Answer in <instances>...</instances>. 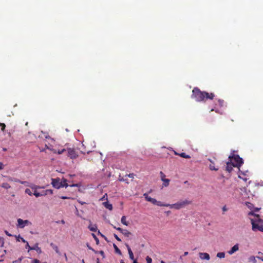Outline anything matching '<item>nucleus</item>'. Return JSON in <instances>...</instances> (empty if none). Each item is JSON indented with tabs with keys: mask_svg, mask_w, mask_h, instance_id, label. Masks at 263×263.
<instances>
[{
	"mask_svg": "<svg viewBox=\"0 0 263 263\" xmlns=\"http://www.w3.org/2000/svg\"><path fill=\"white\" fill-rule=\"evenodd\" d=\"M216 256L220 258H224L225 253L224 252H219L217 254Z\"/></svg>",
	"mask_w": 263,
	"mask_h": 263,
	"instance_id": "nucleus-28",
	"label": "nucleus"
},
{
	"mask_svg": "<svg viewBox=\"0 0 263 263\" xmlns=\"http://www.w3.org/2000/svg\"><path fill=\"white\" fill-rule=\"evenodd\" d=\"M3 151H7V149L6 148H3Z\"/></svg>",
	"mask_w": 263,
	"mask_h": 263,
	"instance_id": "nucleus-56",
	"label": "nucleus"
},
{
	"mask_svg": "<svg viewBox=\"0 0 263 263\" xmlns=\"http://www.w3.org/2000/svg\"><path fill=\"white\" fill-rule=\"evenodd\" d=\"M5 234H6L7 236H12V235H11V234H10V233H9L7 231H6V230L5 231Z\"/></svg>",
	"mask_w": 263,
	"mask_h": 263,
	"instance_id": "nucleus-45",
	"label": "nucleus"
},
{
	"mask_svg": "<svg viewBox=\"0 0 263 263\" xmlns=\"http://www.w3.org/2000/svg\"><path fill=\"white\" fill-rule=\"evenodd\" d=\"M239 250V245L238 243L235 245L230 250H229L228 252L230 255H232L234 254L235 252Z\"/></svg>",
	"mask_w": 263,
	"mask_h": 263,
	"instance_id": "nucleus-10",
	"label": "nucleus"
},
{
	"mask_svg": "<svg viewBox=\"0 0 263 263\" xmlns=\"http://www.w3.org/2000/svg\"><path fill=\"white\" fill-rule=\"evenodd\" d=\"M256 258V257H255L254 256H251L250 257H249L248 261L249 262H252L253 263H256L257 261Z\"/></svg>",
	"mask_w": 263,
	"mask_h": 263,
	"instance_id": "nucleus-21",
	"label": "nucleus"
},
{
	"mask_svg": "<svg viewBox=\"0 0 263 263\" xmlns=\"http://www.w3.org/2000/svg\"><path fill=\"white\" fill-rule=\"evenodd\" d=\"M243 179L245 180V181H247V178H243Z\"/></svg>",
	"mask_w": 263,
	"mask_h": 263,
	"instance_id": "nucleus-59",
	"label": "nucleus"
},
{
	"mask_svg": "<svg viewBox=\"0 0 263 263\" xmlns=\"http://www.w3.org/2000/svg\"><path fill=\"white\" fill-rule=\"evenodd\" d=\"M41 194H45V191H44L43 192H42V193H41Z\"/></svg>",
	"mask_w": 263,
	"mask_h": 263,
	"instance_id": "nucleus-62",
	"label": "nucleus"
},
{
	"mask_svg": "<svg viewBox=\"0 0 263 263\" xmlns=\"http://www.w3.org/2000/svg\"><path fill=\"white\" fill-rule=\"evenodd\" d=\"M32 190H34V191L36 190L37 189H44V187L43 186H39V185H34V184H32V185H31L29 186Z\"/></svg>",
	"mask_w": 263,
	"mask_h": 263,
	"instance_id": "nucleus-18",
	"label": "nucleus"
},
{
	"mask_svg": "<svg viewBox=\"0 0 263 263\" xmlns=\"http://www.w3.org/2000/svg\"><path fill=\"white\" fill-rule=\"evenodd\" d=\"M78 202L81 204L82 205L85 204L86 203L85 202L81 201L80 200H78Z\"/></svg>",
	"mask_w": 263,
	"mask_h": 263,
	"instance_id": "nucleus-48",
	"label": "nucleus"
},
{
	"mask_svg": "<svg viewBox=\"0 0 263 263\" xmlns=\"http://www.w3.org/2000/svg\"><path fill=\"white\" fill-rule=\"evenodd\" d=\"M257 258H258V259H260V258H263L262 257H259V256H257L256 257Z\"/></svg>",
	"mask_w": 263,
	"mask_h": 263,
	"instance_id": "nucleus-55",
	"label": "nucleus"
},
{
	"mask_svg": "<svg viewBox=\"0 0 263 263\" xmlns=\"http://www.w3.org/2000/svg\"><path fill=\"white\" fill-rule=\"evenodd\" d=\"M222 209L223 212H226L228 210L226 206H223Z\"/></svg>",
	"mask_w": 263,
	"mask_h": 263,
	"instance_id": "nucleus-46",
	"label": "nucleus"
},
{
	"mask_svg": "<svg viewBox=\"0 0 263 263\" xmlns=\"http://www.w3.org/2000/svg\"><path fill=\"white\" fill-rule=\"evenodd\" d=\"M116 230L120 231L125 236L128 237L132 234L130 232L125 229L121 228H116Z\"/></svg>",
	"mask_w": 263,
	"mask_h": 263,
	"instance_id": "nucleus-8",
	"label": "nucleus"
},
{
	"mask_svg": "<svg viewBox=\"0 0 263 263\" xmlns=\"http://www.w3.org/2000/svg\"><path fill=\"white\" fill-rule=\"evenodd\" d=\"M20 240H22V241L24 243H25L26 242V241L23 238L21 237L19 235L17 237V241H20Z\"/></svg>",
	"mask_w": 263,
	"mask_h": 263,
	"instance_id": "nucleus-35",
	"label": "nucleus"
},
{
	"mask_svg": "<svg viewBox=\"0 0 263 263\" xmlns=\"http://www.w3.org/2000/svg\"><path fill=\"white\" fill-rule=\"evenodd\" d=\"M248 204H251L250 202H247L246 204L250 208V206L248 205Z\"/></svg>",
	"mask_w": 263,
	"mask_h": 263,
	"instance_id": "nucleus-54",
	"label": "nucleus"
},
{
	"mask_svg": "<svg viewBox=\"0 0 263 263\" xmlns=\"http://www.w3.org/2000/svg\"><path fill=\"white\" fill-rule=\"evenodd\" d=\"M105 207L109 210L112 209V206L111 204H109L108 202H105L103 203Z\"/></svg>",
	"mask_w": 263,
	"mask_h": 263,
	"instance_id": "nucleus-24",
	"label": "nucleus"
},
{
	"mask_svg": "<svg viewBox=\"0 0 263 263\" xmlns=\"http://www.w3.org/2000/svg\"><path fill=\"white\" fill-rule=\"evenodd\" d=\"M191 201L185 199L182 201H179L174 204H170V209L180 210L189 204H191Z\"/></svg>",
	"mask_w": 263,
	"mask_h": 263,
	"instance_id": "nucleus-5",
	"label": "nucleus"
},
{
	"mask_svg": "<svg viewBox=\"0 0 263 263\" xmlns=\"http://www.w3.org/2000/svg\"><path fill=\"white\" fill-rule=\"evenodd\" d=\"M51 184L56 189H60L61 187H67L68 185L67 180L66 179H61L60 178L52 179Z\"/></svg>",
	"mask_w": 263,
	"mask_h": 263,
	"instance_id": "nucleus-3",
	"label": "nucleus"
},
{
	"mask_svg": "<svg viewBox=\"0 0 263 263\" xmlns=\"http://www.w3.org/2000/svg\"><path fill=\"white\" fill-rule=\"evenodd\" d=\"M66 151L67 152V155L70 159H76L78 157V153L74 148H69Z\"/></svg>",
	"mask_w": 263,
	"mask_h": 263,
	"instance_id": "nucleus-6",
	"label": "nucleus"
},
{
	"mask_svg": "<svg viewBox=\"0 0 263 263\" xmlns=\"http://www.w3.org/2000/svg\"><path fill=\"white\" fill-rule=\"evenodd\" d=\"M214 97L213 93L202 91L197 87L194 88L192 90V98L198 102L205 101L207 99L213 100Z\"/></svg>",
	"mask_w": 263,
	"mask_h": 263,
	"instance_id": "nucleus-1",
	"label": "nucleus"
},
{
	"mask_svg": "<svg viewBox=\"0 0 263 263\" xmlns=\"http://www.w3.org/2000/svg\"><path fill=\"white\" fill-rule=\"evenodd\" d=\"M233 167H236L235 165H234L232 163H231L230 161L227 162V166H226V170L228 172H231Z\"/></svg>",
	"mask_w": 263,
	"mask_h": 263,
	"instance_id": "nucleus-12",
	"label": "nucleus"
},
{
	"mask_svg": "<svg viewBox=\"0 0 263 263\" xmlns=\"http://www.w3.org/2000/svg\"><path fill=\"white\" fill-rule=\"evenodd\" d=\"M146 261L147 263H152V259L149 257V256H147L146 257Z\"/></svg>",
	"mask_w": 263,
	"mask_h": 263,
	"instance_id": "nucleus-37",
	"label": "nucleus"
},
{
	"mask_svg": "<svg viewBox=\"0 0 263 263\" xmlns=\"http://www.w3.org/2000/svg\"><path fill=\"white\" fill-rule=\"evenodd\" d=\"M121 222L125 226L128 225V222L126 221V217L125 216H123L121 218Z\"/></svg>",
	"mask_w": 263,
	"mask_h": 263,
	"instance_id": "nucleus-20",
	"label": "nucleus"
},
{
	"mask_svg": "<svg viewBox=\"0 0 263 263\" xmlns=\"http://www.w3.org/2000/svg\"><path fill=\"white\" fill-rule=\"evenodd\" d=\"M119 180L121 181H126L127 180V179H124L123 178H121L120 175L119 177Z\"/></svg>",
	"mask_w": 263,
	"mask_h": 263,
	"instance_id": "nucleus-42",
	"label": "nucleus"
},
{
	"mask_svg": "<svg viewBox=\"0 0 263 263\" xmlns=\"http://www.w3.org/2000/svg\"><path fill=\"white\" fill-rule=\"evenodd\" d=\"M88 228L90 230V231H92V232H96L97 230V227L95 224L89 225L88 227Z\"/></svg>",
	"mask_w": 263,
	"mask_h": 263,
	"instance_id": "nucleus-19",
	"label": "nucleus"
},
{
	"mask_svg": "<svg viewBox=\"0 0 263 263\" xmlns=\"http://www.w3.org/2000/svg\"><path fill=\"white\" fill-rule=\"evenodd\" d=\"M33 194L36 197H39L43 196V194H41L40 193L37 192L36 190L34 191V193Z\"/></svg>",
	"mask_w": 263,
	"mask_h": 263,
	"instance_id": "nucleus-30",
	"label": "nucleus"
},
{
	"mask_svg": "<svg viewBox=\"0 0 263 263\" xmlns=\"http://www.w3.org/2000/svg\"><path fill=\"white\" fill-rule=\"evenodd\" d=\"M66 151V149L65 148H63L61 150L60 149H59V150H56V149H53L52 150V152H53V153L54 154H63L64 152Z\"/></svg>",
	"mask_w": 263,
	"mask_h": 263,
	"instance_id": "nucleus-17",
	"label": "nucleus"
},
{
	"mask_svg": "<svg viewBox=\"0 0 263 263\" xmlns=\"http://www.w3.org/2000/svg\"><path fill=\"white\" fill-rule=\"evenodd\" d=\"M50 246L53 248V249L54 250V251L56 252V253H59V250L58 247L57 246L54 245L53 243H51Z\"/></svg>",
	"mask_w": 263,
	"mask_h": 263,
	"instance_id": "nucleus-22",
	"label": "nucleus"
},
{
	"mask_svg": "<svg viewBox=\"0 0 263 263\" xmlns=\"http://www.w3.org/2000/svg\"><path fill=\"white\" fill-rule=\"evenodd\" d=\"M87 247L89 250H92V251H95V250L89 245L88 243H87Z\"/></svg>",
	"mask_w": 263,
	"mask_h": 263,
	"instance_id": "nucleus-44",
	"label": "nucleus"
},
{
	"mask_svg": "<svg viewBox=\"0 0 263 263\" xmlns=\"http://www.w3.org/2000/svg\"><path fill=\"white\" fill-rule=\"evenodd\" d=\"M162 181L163 182V185L164 186L166 187V186H168L170 180L168 179H165L163 180Z\"/></svg>",
	"mask_w": 263,
	"mask_h": 263,
	"instance_id": "nucleus-26",
	"label": "nucleus"
},
{
	"mask_svg": "<svg viewBox=\"0 0 263 263\" xmlns=\"http://www.w3.org/2000/svg\"><path fill=\"white\" fill-rule=\"evenodd\" d=\"M116 253L121 254V250L116 246Z\"/></svg>",
	"mask_w": 263,
	"mask_h": 263,
	"instance_id": "nucleus-40",
	"label": "nucleus"
},
{
	"mask_svg": "<svg viewBox=\"0 0 263 263\" xmlns=\"http://www.w3.org/2000/svg\"><path fill=\"white\" fill-rule=\"evenodd\" d=\"M61 198L63 199H70V198L68 197H66V196H61Z\"/></svg>",
	"mask_w": 263,
	"mask_h": 263,
	"instance_id": "nucleus-47",
	"label": "nucleus"
},
{
	"mask_svg": "<svg viewBox=\"0 0 263 263\" xmlns=\"http://www.w3.org/2000/svg\"><path fill=\"white\" fill-rule=\"evenodd\" d=\"M116 240L118 241H121V239L117 235H116Z\"/></svg>",
	"mask_w": 263,
	"mask_h": 263,
	"instance_id": "nucleus-49",
	"label": "nucleus"
},
{
	"mask_svg": "<svg viewBox=\"0 0 263 263\" xmlns=\"http://www.w3.org/2000/svg\"><path fill=\"white\" fill-rule=\"evenodd\" d=\"M258 254H260L261 255H263V254L261 252H259Z\"/></svg>",
	"mask_w": 263,
	"mask_h": 263,
	"instance_id": "nucleus-60",
	"label": "nucleus"
},
{
	"mask_svg": "<svg viewBox=\"0 0 263 263\" xmlns=\"http://www.w3.org/2000/svg\"><path fill=\"white\" fill-rule=\"evenodd\" d=\"M4 164L2 162H0V170H3L4 168Z\"/></svg>",
	"mask_w": 263,
	"mask_h": 263,
	"instance_id": "nucleus-41",
	"label": "nucleus"
},
{
	"mask_svg": "<svg viewBox=\"0 0 263 263\" xmlns=\"http://www.w3.org/2000/svg\"><path fill=\"white\" fill-rule=\"evenodd\" d=\"M127 176H128L129 178H134V174L133 173L129 174Z\"/></svg>",
	"mask_w": 263,
	"mask_h": 263,
	"instance_id": "nucleus-43",
	"label": "nucleus"
},
{
	"mask_svg": "<svg viewBox=\"0 0 263 263\" xmlns=\"http://www.w3.org/2000/svg\"><path fill=\"white\" fill-rule=\"evenodd\" d=\"M52 194L53 191L52 190H46L45 191V194H43V196L47 195L48 194Z\"/></svg>",
	"mask_w": 263,
	"mask_h": 263,
	"instance_id": "nucleus-29",
	"label": "nucleus"
},
{
	"mask_svg": "<svg viewBox=\"0 0 263 263\" xmlns=\"http://www.w3.org/2000/svg\"><path fill=\"white\" fill-rule=\"evenodd\" d=\"M218 102L219 103V104L220 106H222L223 105V103L224 102L223 100H220V99H219L218 100Z\"/></svg>",
	"mask_w": 263,
	"mask_h": 263,
	"instance_id": "nucleus-39",
	"label": "nucleus"
},
{
	"mask_svg": "<svg viewBox=\"0 0 263 263\" xmlns=\"http://www.w3.org/2000/svg\"><path fill=\"white\" fill-rule=\"evenodd\" d=\"M161 263H165L164 261L162 260L161 261Z\"/></svg>",
	"mask_w": 263,
	"mask_h": 263,
	"instance_id": "nucleus-61",
	"label": "nucleus"
},
{
	"mask_svg": "<svg viewBox=\"0 0 263 263\" xmlns=\"http://www.w3.org/2000/svg\"><path fill=\"white\" fill-rule=\"evenodd\" d=\"M100 253H101V254H103V252L102 251H100Z\"/></svg>",
	"mask_w": 263,
	"mask_h": 263,
	"instance_id": "nucleus-58",
	"label": "nucleus"
},
{
	"mask_svg": "<svg viewBox=\"0 0 263 263\" xmlns=\"http://www.w3.org/2000/svg\"><path fill=\"white\" fill-rule=\"evenodd\" d=\"M30 249H32V250H35L39 253H41L42 252L41 249L39 247L37 243H36L33 247H32V248Z\"/></svg>",
	"mask_w": 263,
	"mask_h": 263,
	"instance_id": "nucleus-14",
	"label": "nucleus"
},
{
	"mask_svg": "<svg viewBox=\"0 0 263 263\" xmlns=\"http://www.w3.org/2000/svg\"><path fill=\"white\" fill-rule=\"evenodd\" d=\"M259 209H260V208H256L255 209V211L257 212V211H258Z\"/></svg>",
	"mask_w": 263,
	"mask_h": 263,
	"instance_id": "nucleus-53",
	"label": "nucleus"
},
{
	"mask_svg": "<svg viewBox=\"0 0 263 263\" xmlns=\"http://www.w3.org/2000/svg\"><path fill=\"white\" fill-rule=\"evenodd\" d=\"M249 214L254 216V218L251 219L252 230L254 231L263 232V220L259 218L258 215L254 214L252 212H250Z\"/></svg>",
	"mask_w": 263,
	"mask_h": 263,
	"instance_id": "nucleus-2",
	"label": "nucleus"
},
{
	"mask_svg": "<svg viewBox=\"0 0 263 263\" xmlns=\"http://www.w3.org/2000/svg\"><path fill=\"white\" fill-rule=\"evenodd\" d=\"M25 243H26V245L25 248H26V249H28V252H29L30 250H32V249H30V248H32V247H30V246L29 245V243H28V242L27 241H26V242Z\"/></svg>",
	"mask_w": 263,
	"mask_h": 263,
	"instance_id": "nucleus-36",
	"label": "nucleus"
},
{
	"mask_svg": "<svg viewBox=\"0 0 263 263\" xmlns=\"http://www.w3.org/2000/svg\"><path fill=\"white\" fill-rule=\"evenodd\" d=\"M92 235L93 238L95 239V240L96 241V244L97 245H99V240L98 238L96 236V235L95 234L92 233Z\"/></svg>",
	"mask_w": 263,
	"mask_h": 263,
	"instance_id": "nucleus-31",
	"label": "nucleus"
},
{
	"mask_svg": "<svg viewBox=\"0 0 263 263\" xmlns=\"http://www.w3.org/2000/svg\"><path fill=\"white\" fill-rule=\"evenodd\" d=\"M61 222L62 224H64V223H65V221H64V220H62L61 221Z\"/></svg>",
	"mask_w": 263,
	"mask_h": 263,
	"instance_id": "nucleus-52",
	"label": "nucleus"
},
{
	"mask_svg": "<svg viewBox=\"0 0 263 263\" xmlns=\"http://www.w3.org/2000/svg\"><path fill=\"white\" fill-rule=\"evenodd\" d=\"M143 196L144 197V198L146 201H149L154 204H155V203H157L156 199L148 196L147 193H144L143 194Z\"/></svg>",
	"mask_w": 263,
	"mask_h": 263,
	"instance_id": "nucleus-9",
	"label": "nucleus"
},
{
	"mask_svg": "<svg viewBox=\"0 0 263 263\" xmlns=\"http://www.w3.org/2000/svg\"><path fill=\"white\" fill-rule=\"evenodd\" d=\"M160 177H161V179L162 181H163V180L166 179L165 175L162 172H160Z\"/></svg>",
	"mask_w": 263,
	"mask_h": 263,
	"instance_id": "nucleus-33",
	"label": "nucleus"
},
{
	"mask_svg": "<svg viewBox=\"0 0 263 263\" xmlns=\"http://www.w3.org/2000/svg\"><path fill=\"white\" fill-rule=\"evenodd\" d=\"M121 263H125L123 260H121Z\"/></svg>",
	"mask_w": 263,
	"mask_h": 263,
	"instance_id": "nucleus-63",
	"label": "nucleus"
},
{
	"mask_svg": "<svg viewBox=\"0 0 263 263\" xmlns=\"http://www.w3.org/2000/svg\"><path fill=\"white\" fill-rule=\"evenodd\" d=\"M178 155L184 158L189 159L191 158V156L190 155H186L184 153H180L179 154H178Z\"/></svg>",
	"mask_w": 263,
	"mask_h": 263,
	"instance_id": "nucleus-25",
	"label": "nucleus"
},
{
	"mask_svg": "<svg viewBox=\"0 0 263 263\" xmlns=\"http://www.w3.org/2000/svg\"><path fill=\"white\" fill-rule=\"evenodd\" d=\"M209 160L210 161L211 164L209 165L210 169L211 170L217 171L218 170V168L215 167V165L214 162L211 160V159H209Z\"/></svg>",
	"mask_w": 263,
	"mask_h": 263,
	"instance_id": "nucleus-16",
	"label": "nucleus"
},
{
	"mask_svg": "<svg viewBox=\"0 0 263 263\" xmlns=\"http://www.w3.org/2000/svg\"><path fill=\"white\" fill-rule=\"evenodd\" d=\"M199 255L201 259L209 260L210 259V255L207 253H199Z\"/></svg>",
	"mask_w": 263,
	"mask_h": 263,
	"instance_id": "nucleus-11",
	"label": "nucleus"
},
{
	"mask_svg": "<svg viewBox=\"0 0 263 263\" xmlns=\"http://www.w3.org/2000/svg\"><path fill=\"white\" fill-rule=\"evenodd\" d=\"M115 246H116L115 243H113V247H114V248L115 249Z\"/></svg>",
	"mask_w": 263,
	"mask_h": 263,
	"instance_id": "nucleus-57",
	"label": "nucleus"
},
{
	"mask_svg": "<svg viewBox=\"0 0 263 263\" xmlns=\"http://www.w3.org/2000/svg\"><path fill=\"white\" fill-rule=\"evenodd\" d=\"M0 126H1L2 130L4 131L5 127H6L5 124L4 123H0Z\"/></svg>",
	"mask_w": 263,
	"mask_h": 263,
	"instance_id": "nucleus-38",
	"label": "nucleus"
},
{
	"mask_svg": "<svg viewBox=\"0 0 263 263\" xmlns=\"http://www.w3.org/2000/svg\"><path fill=\"white\" fill-rule=\"evenodd\" d=\"M17 226L19 227L20 228H23L25 227L26 225H28L29 224H30V222L28 220H23L21 218H18L17 219Z\"/></svg>",
	"mask_w": 263,
	"mask_h": 263,
	"instance_id": "nucleus-7",
	"label": "nucleus"
},
{
	"mask_svg": "<svg viewBox=\"0 0 263 263\" xmlns=\"http://www.w3.org/2000/svg\"><path fill=\"white\" fill-rule=\"evenodd\" d=\"M9 180H10V181H13V179L12 178L9 177ZM14 181L15 182H18V183H20L21 184H24L26 186H30V185H29V184H28L29 183L27 181H21V180H20L19 179H14Z\"/></svg>",
	"mask_w": 263,
	"mask_h": 263,
	"instance_id": "nucleus-13",
	"label": "nucleus"
},
{
	"mask_svg": "<svg viewBox=\"0 0 263 263\" xmlns=\"http://www.w3.org/2000/svg\"><path fill=\"white\" fill-rule=\"evenodd\" d=\"M77 186V184H73L70 185V186Z\"/></svg>",
	"mask_w": 263,
	"mask_h": 263,
	"instance_id": "nucleus-51",
	"label": "nucleus"
},
{
	"mask_svg": "<svg viewBox=\"0 0 263 263\" xmlns=\"http://www.w3.org/2000/svg\"><path fill=\"white\" fill-rule=\"evenodd\" d=\"M128 254H129V258L132 259V260H134V254L130 249V248H129V247L128 246Z\"/></svg>",
	"mask_w": 263,
	"mask_h": 263,
	"instance_id": "nucleus-23",
	"label": "nucleus"
},
{
	"mask_svg": "<svg viewBox=\"0 0 263 263\" xmlns=\"http://www.w3.org/2000/svg\"><path fill=\"white\" fill-rule=\"evenodd\" d=\"M25 192L26 194H27L30 196H31L32 195V193L29 189H26L25 191Z\"/></svg>",
	"mask_w": 263,
	"mask_h": 263,
	"instance_id": "nucleus-32",
	"label": "nucleus"
},
{
	"mask_svg": "<svg viewBox=\"0 0 263 263\" xmlns=\"http://www.w3.org/2000/svg\"><path fill=\"white\" fill-rule=\"evenodd\" d=\"M4 245V239L3 237H0V247H3Z\"/></svg>",
	"mask_w": 263,
	"mask_h": 263,
	"instance_id": "nucleus-34",
	"label": "nucleus"
},
{
	"mask_svg": "<svg viewBox=\"0 0 263 263\" xmlns=\"http://www.w3.org/2000/svg\"><path fill=\"white\" fill-rule=\"evenodd\" d=\"M175 155H178L179 154L178 153H177L176 152H175Z\"/></svg>",
	"mask_w": 263,
	"mask_h": 263,
	"instance_id": "nucleus-64",
	"label": "nucleus"
},
{
	"mask_svg": "<svg viewBox=\"0 0 263 263\" xmlns=\"http://www.w3.org/2000/svg\"><path fill=\"white\" fill-rule=\"evenodd\" d=\"M156 202L155 203V204L157 205L160 206H167L169 207L170 208V204H167V203H163L161 201H158L156 200Z\"/></svg>",
	"mask_w": 263,
	"mask_h": 263,
	"instance_id": "nucleus-15",
	"label": "nucleus"
},
{
	"mask_svg": "<svg viewBox=\"0 0 263 263\" xmlns=\"http://www.w3.org/2000/svg\"><path fill=\"white\" fill-rule=\"evenodd\" d=\"M229 161L232 163L236 167L239 168L243 164V161L238 155L233 154L229 156Z\"/></svg>",
	"mask_w": 263,
	"mask_h": 263,
	"instance_id": "nucleus-4",
	"label": "nucleus"
},
{
	"mask_svg": "<svg viewBox=\"0 0 263 263\" xmlns=\"http://www.w3.org/2000/svg\"><path fill=\"white\" fill-rule=\"evenodd\" d=\"M1 186L2 187L6 189H9L11 187V186L8 183H2Z\"/></svg>",
	"mask_w": 263,
	"mask_h": 263,
	"instance_id": "nucleus-27",
	"label": "nucleus"
},
{
	"mask_svg": "<svg viewBox=\"0 0 263 263\" xmlns=\"http://www.w3.org/2000/svg\"><path fill=\"white\" fill-rule=\"evenodd\" d=\"M187 255H188V252H185L184 253L183 255H184V256H186Z\"/></svg>",
	"mask_w": 263,
	"mask_h": 263,
	"instance_id": "nucleus-50",
	"label": "nucleus"
}]
</instances>
